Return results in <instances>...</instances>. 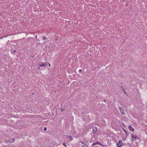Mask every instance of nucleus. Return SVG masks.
I'll return each mask as SVG.
<instances>
[{"label": "nucleus", "mask_w": 147, "mask_h": 147, "mask_svg": "<svg viewBox=\"0 0 147 147\" xmlns=\"http://www.w3.org/2000/svg\"><path fill=\"white\" fill-rule=\"evenodd\" d=\"M131 136L132 140L133 141H136V140L139 139V138L136 135H131Z\"/></svg>", "instance_id": "1"}, {"label": "nucleus", "mask_w": 147, "mask_h": 147, "mask_svg": "<svg viewBox=\"0 0 147 147\" xmlns=\"http://www.w3.org/2000/svg\"><path fill=\"white\" fill-rule=\"evenodd\" d=\"M123 142L121 140H119L118 142L117 143L116 145L117 146L119 147H121L123 145Z\"/></svg>", "instance_id": "2"}, {"label": "nucleus", "mask_w": 147, "mask_h": 147, "mask_svg": "<svg viewBox=\"0 0 147 147\" xmlns=\"http://www.w3.org/2000/svg\"><path fill=\"white\" fill-rule=\"evenodd\" d=\"M47 64V63H42L41 64L39 65V66L38 67H45Z\"/></svg>", "instance_id": "3"}, {"label": "nucleus", "mask_w": 147, "mask_h": 147, "mask_svg": "<svg viewBox=\"0 0 147 147\" xmlns=\"http://www.w3.org/2000/svg\"><path fill=\"white\" fill-rule=\"evenodd\" d=\"M97 131V127H94L93 128V133L95 134Z\"/></svg>", "instance_id": "4"}, {"label": "nucleus", "mask_w": 147, "mask_h": 147, "mask_svg": "<svg viewBox=\"0 0 147 147\" xmlns=\"http://www.w3.org/2000/svg\"><path fill=\"white\" fill-rule=\"evenodd\" d=\"M119 109L120 110L122 114H124L125 113L124 111L122 109V108L121 107H119Z\"/></svg>", "instance_id": "5"}, {"label": "nucleus", "mask_w": 147, "mask_h": 147, "mask_svg": "<svg viewBox=\"0 0 147 147\" xmlns=\"http://www.w3.org/2000/svg\"><path fill=\"white\" fill-rule=\"evenodd\" d=\"M129 129L131 131H134V129L131 126H129Z\"/></svg>", "instance_id": "6"}, {"label": "nucleus", "mask_w": 147, "mask_h": 147, "mask_svg": "<svg viewBox=\"0 0 147 147\" xmlns=\"http://www.w3.org/2000/svg\"><path fill=\"white\" fill-rule=\"evenodd\" d=\"M68 137H69V140L70 141H71L72 140L73 138H72V137L71 136H69Z\"/></svg>", "instance_id": "7"}, {"label": "nucleus", "mask_w": 147, "mask_h": 147, "mask_svg": "<svg viewBox=\"0 0 147 147\" xmlns=\"http://www.w3.org/2000/svg\"><path fill=\"white\" fill-rule=\"evenodd\" d=\"M96 142V144H98V145H100V146L102 145V144L101 143H100L99 142Z\"/></svg>", "instance_id": "8"}, {"label": "nucleus", "mask_w": 147, "mask_h": 147, "mask_svg": "<svg viewBox=\"0 0 147 147\" xmlns=\"http://www.w3.org/2000/svg\"><path fill=\"white\" fill-rule=\"evenodd\" d=\"M96 145V142H94L92 144L93 146Z\"/></svg>", "instance_id": "9"}, {"label": "nucleus", "mask_w": 147, "mask_h": 147, "mask_svg": "<svg viewBox=\"0 0 147 147\" xmlns=\"http://www.w3.org/2000/svg\"><path fill=\"white\" fill-rule=\"evenodd\" d=\"M42 39L43 40H45L46 39V37L45 36H42Z\"/></svg>", "instance_id": "10"}, {"label": "nucleus", "mask_w": 147, "mask_h": 147, "mask_svg": "<svg viewBox=\"0 0 147 147\" xmlns=\"http://www.w3.org/2000/svg\"><path fill=\"white\" fill-rule=\"evenodd\" d=\"M63 145L64 146H65V147H67V145H66V144L65 143H63Z\"/></svg>", "instance_id": "11"}, {"label": "nucleus", "mask_w": 147, "mask_h": 147, "mask_svg": "<svg viewBox=\"0 0 147 147\" xmlns=\"http://www.w3.org/2000/svg\"><path fill=\"white\" fill-rule=\"evenodd\" d=\"M122 125L124 127H125V125L124 124V123H122Z\"/></svg>", "instance_id": "12"}, {"label": "nucleus", "mask_w": 147, "mask_h": 147, "mask_svg": "<svg viewBox=\"0 0 147 147\" xmlns=\"http://www.w3.org/2000/svg\"><path fill=\"white\" fill-rule=\"evenodd\" d=\"M61 111H63L64 110V109L63 108H61Z\"/></svg>", "instance_id": "13"}, {"label": "nucleus", "mask_w": 147, "mask_h": 147, "mask_svg": "<svg viewBox=\"0 0 147 147\" xmlns=\"http://www.w3.org/2000/svg\"><path fill=\"white\" fill-rule=\"evenodd\" d=\"M106 100L105 99H104V100H103V102H106Z\"/></svg>", "instance_id": "14"}, {"label": "nucleus", "mask_w": 147, "mask_h": 147, "mask_svg": "<svg viewBox=\"0 0 147 147\" xmlns=\"http://www.w3.org/2000/svg\"><path fill=\"white\" fill-rule=\"evenodd\" d=\"M46 129H47V128L46 127H45L44 128V130L45 131V130H46Z\"/></svg>", "instance_id": "15"}, {"label": "nucleus", "mask_w": 147, "mask_h": 147, "mask_svg": "<svg viewBox=\"0 0 147 147\" xmlns=\"http://www.w3.org/2000/svg\"><path fill=\"white\" fill-rule=\"evenodd\" d=\"M82 71V70L81 69H80L79 70V71L80 72Z\"/></svg>", "instance_id": "16"}, {"label": "nucleus", "mask_w": 147, "mask_h": 147, "mask_svg": "<svg viewBox=\"0 0 147 147\" xmlns=\"http://www.w3.org/2000/svg\"><path fill=\"white\" fill-rule=\"evenodd\" d=\"M49 67L51 66V65L49 63Z\"/></svg>", "instance_id": "17"}, {"label": "nucleus", "mask_w": 147, "mask_h": 147, "mask_svg": "<svg viewBox=\"0 0 147 147\" xmlns=\"http://www.w3.org/2000/svg\"><path fill=\"white\" fill-rule=\"evenodd\" d=\"M82 147H85L84 146H83Z\"/></svg>", "instance_id": "18"}, {"label": "nucleus", "mask_w": 147, "mask_h": 147, "mask_svg": "<svg viewBox=\"0 0 147 147\" xmlns=\"http://www.w3.org/2000/svg\"><path fill=\"white\" fill-rule=\"evenodd\" d=\"M15 52V50H14V51H13V52Z\"/></svg>", "instance_id": "19"}, {"label": "nucleus", "mask_w": 147, "mask_h": 147, "mask_svg": "<svg viewBox=\"0 0 147 147\" xmlns=\"http://www.w3.org/2000/svg\"><path fill=\"white\" fill-rule=\"evenodd\" d=\"M15 52V50H14V51H13V52Z\"/></svg>", "instance_id": "20"}, {"label": "nucleus", "mask_w": 147, "mask_h": 147, "mask_svg": "<svg viewBox=\"0 0 147 147\" xmlns=\"http://www.w3.org/2000/svg\"><path fill=\"white\" fill-rule=\"evenodd\" d=\"M15 52V50H14V51H13V52Z\"/></svg>", "instance_id": "21"}]
</instances>
